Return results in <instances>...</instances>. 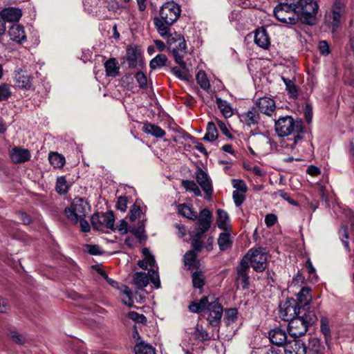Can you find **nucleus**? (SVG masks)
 I'll return each instance as SVG.
<instances>
[{"mask_svg":"<svg viewBox=\"0 0 354 354\" xmlns=\"http://www.w3.org/2000/svg\"><path fill=\"white\" fill-rule=\"evenodd\" d=\"M171 72L173 73L174 75H175L180 80H188L187 79V76H188L187 73L186 71H181L178 67H173L171 68Z\"/></svg>","mask_w":354,"mask_h":354,"instance_id":"0e129e2a","label":"nucleus"},{"mask_svg":"<svg viewBox=\"0 0 354 354\" xmlns=\"http://www.w3.org/2000/svg\"><path fill=\"white\" fill-rule=\"evenodd\" d=\"M196 252L194 250H189L184 255V263L188 270L198 268V262L196 260Z\"/></svg>","mask_w":354,"mask_h":354,"instance_id":"72a5a7b5","label":"nucleus"},{"mask_svg":"<svg viewBox=\"0 0 354 354\" xmlns=\"http://www.w3.org/2000/svg\"><path fill=\"white\" fill-rule=\"evenodd\" d=\"M48 160L54 167H62L65 163V158L64 156L57 152H50L48 156Z\"/></svg>","mask_w":354,"mask_h":354,"instance_id":"e433bc0d","label":"nucleus"},{"mask_svg":"<svg viewBox=\"0 0 354 354\" xmlns=\"http://www.w3.org/2000/svg\"><path fill=\"white\" fill-rule=\"evenodd\" d=\"M257 105L261 113L268 115H271L276 107L274 101L267 97L259 99Z\"/></svg>","mask_w":354,"mask_h":354,"instance_id":"412c9836","label":"nucleus"},{"mask_svg":"<svg viewBox=\"0 0 354 354\" xmlns=\"http://www.w3.org/2000/svg\"><path fill=\"white\" fill-rule=\"evenodd\" d=\"M8 35L11 40L18 44H22L26 41L24 28L19 24H14L10 27Z\"/></svg>","mask_w":354,"mask_h":354,"instance_id":"f3484780","label":"nucleus"},{"mask_svg":"<svg viewBox=\"0 0 354 354\" xmlns=\"http://www.w3.org/2000/svg\"><path fill=\"white\" fill-rule=\"evenodd\" d=\"M145 223L144 221H140L136 227H129V232L132 233L140 241L145 240L147 236L145 234Z\"/></svg>","mask_w":354,"mask_h":354,"instance_id":"f704fd0d","label":"nucleus"},{"mask_svg":"<svg viewBox=\"0 0 354 354\" xmlns=\"http://www.w3.org/2000/svg\"><path fill=\"white\" fill-rule=\"evenodd\" d=\"M318 10L315 0H279L273 12L276 19L284 24L293 25L300 20L304 24L313 25Z\"/></svg>","mask_w":354,"mask_h":354,"instance_id":"f257e3e1","label":"nucleus"},{"mask_svg":"<svg viewBox=\"0 0 354 354\" xmlns=\"http://www.w3.org/2000/svg\"><path fill=\"white\" fill-rule=\"evenodd\" d=\"M140 54L133 47H128L127 49V59L128 62L129 66L130 68H134L137 65L138 59Z\"/></svg>","mask_w":354,"mask_h":354,"instance_id":"4c0bfd02","label":"nucleus"},{"mask_svg":"<svg viewBox=\"0 0 354 354\" xmlns=\"http://www.w3.org/2000/svg\"><path fill=\"white\" fill-rule=\"evenodd\" d=\"M318 48L322 55L326 56L330 53L329 45L328 42L324 40L319 41Z\"/></svg>","mask_w":354,"mask_h":354,"instance_id":"69168bd1","label":"nucleus"},{"mask_svg":"<svg viewBox=\"0 0 354 354\" xmlns=\"http://www.w3.org/2000/svg\"><path fill=\"white\" fill-rule=\"evenodd\" d=\"M281 80L286 86V91H287L289 97L292 99H297L298 97V88L292 80L281 77Z\"/></svg>","mask_w":354,"mask_h":354,"instance_id":"2f4dec72","label":"nucleus"},{"mask_svg":"<svg viewBox=\"0 0 354 354\" xmlns=\"http://www.w3.org/2000/svg\"><path fill=\"white\" fill-rule=\"evenodd\" d=\"M149 272H151L149 276V281H151L156 288H159L160 287V281L157 270L150 269Z\"/></svg>","mask_w":354,"mask_h":354,"instance_id":"052dcab7","label":"nucleus"},{"mask_svg":"<svg viewBox=\"0 0 354 354\" xmlns=\"http://www.w3.org/2000/svg\"><path fill=\"white\" fill-rule=\"evenodd\" d=\"M127 317L137 323H144L146 322V317L144 315L139 314L135 311L129 312Z\"/></svg>","mask_w":354,"mask_h":354,"instance_id":"13d9d810","label":"nucleus"},{"mask_svg":"<svg viewBox=\"0 0 354 354\" xmlns=\"http://www.w3.org/2000/svg\"><path fill=\"white\" fill-rule=\"evenodd\" d=\"M183 36L176 32H169L167 36H166V39H167V44L168 45V48L170 49L171 48V47H173V45L176 44L177 42H178L179 40H180L181 39H183Z\"/></svg>","mask_w":354,"mask_h":354,"instance_id":"49530a36","label":"nucleus"},{"mask_svg":"<svg viewBox=\"0 0 354 354\" xmlns=\"http://www.w3.org/2000/svg\"><path fill=\"white\" fill-rule=\"evenodd\" d=\"M311 288L310 287L304 286L301 288L299 292L297 294V305L301 306V308L306 310H311L309 306L311 300Z\"/></svg>","mask_w":354,"mask_h":354,"instance_id":"2eb2a0df","label":"nucleus"},{"mask_svg":"<svg viewBox=\"0 0 354 354\" xmlns=\"http://www.w3.org/2000/svg\"><path fill=\"white\" fill-rule=\"evenodd\" d=\"M301 310L306 309L298 306L295 299H291L279 306V315L283 320L289 322L299 315V311L300 313Z\"/></svg>","mask_w":354,"mask_h":354,"instance_id":"6e6552de","label":"nucleus"},{"mask_svg":"<svg viewBox=\"0 0 354 354\" xmlns=\"http://www.w3.org/2000/svg\"><path fill=\"white\" fill-rule=\"evenodd\" d=\"M339 238L345 248V249L348 251H351V248L349 246V243L348 241V227L346 225L341 226L340 229L339 230Z\"/></svg>","mask_w":354,"mask_h":354,"instance_id":"a18cd8bd","label":"nucleus"},{"mask_svg":"<svg viewBox=\"0 0 354 354\" xmlns=\"http://www.w3.org/2000/svg\"><path fill=\"white\" fill-rule=\"evenodd\" d=\"M141 212L140 206L138 204V201H136L131 207L129 211V219L131 221H135L138 217H139Z\"/></svg>","mask_w":354,"mask_h":354,"instance_id":"603ef678","label":"nucleus"},{"mask_svg":"<svg viewBox=\"0 0 354 354\" xmlns=\"http://www.w3.org/2000/svg\"><path fill=\"white\" fill-rule=\"evenodd\" d=\"M196 82L203 90H208L210 88L209 81L205 73L203 71L198 72L196 77Z\"/></svg>","mask_w":354,"mask_h":354,"instance_id":"79ce46f5","label":"nucleus"},{"mask_svg":"<svg viewBox=\"0 0 354 354\" xmlns=\"http://www.w3.org/2000/svg\"><path fill=\"white\" fill-rule=\"evenodd\" d=\"M269 339L272 344L278 346H283L288 345L287 338L288 336L285 330L276 328L271 330L268 334Z\"/></svg>","mask_w":354,"mask_h":354,"instance_id":"a211bd4d","label":"nucleus"},{"mask_svg":"<svg viewBox=\"0 0 354 354\" xmlns=\"http://www.w3.org/2000/svg\"><path fill=\"white\" fill-rule=\"evenodd\" d=\"M135 77L140 88H146L147 87V77L142 72H138Z\"/></svg>","mask_w":354,"mask_h":354,"instance_id":"4d7b16f0","label":"nucleus"},{"mask_svg":"<svg viewBox=\"0 0 354 354\" xmlns=\"http://www.w3.org/2000/svg\"><path fill=\"white\" fill-rule=\"evenodd\" d=\"M104 66L106 76L115 77L119 75L120 65L116 58H109L104 62Z\"/></svg>","mask_w":354,"mask_h":354,"instance_id":"b1692460","label":"nucleus"},{"mask_svg":"<svg viewBox=\"0 0 354 354\" xmlns=\"http://www.w3.org/2000/svg\"><path fill=\"white\" fill-rule=\"evenodd\" d=\"M128 198L127 196H120L116 203L117 209L124 212L127 209Z\"/></svg>","mask_w":354,"mask_h":354,"instance_id":"bf43d9fd","label":"nucleus"},{"mask_svg":"<svg viewBox=\"0 0 354 354\" xmlns=\"http://www.w3.org/2000/svg\"><path fill=\"white\" fill-rule=\"evenodd\" d=\"M218 245L221 251H226L232 247V239L230 232L225 231L219 234Z\"/></svg>","mask_w":354,"mask_h":354,"instance_id":"a878e982","label":"nucleus"},{"mask_svg":"<svg viewBox=\"0 0 354 354\" xmlns=\"http://www.w3.org/2000/svg\"><path fill=\"white\" fill-rule=\"evenodd\" d=\"M133 281L135 285L139 288H145L149 283V276L146 272H138L133 275Z\"/></svg>","mask_w":354,"mask_h":354,"instance_id":"473e14b6","label":"nucleus"},{"mask_svg":"<svg viewBox=\"0 0 354 354\" xmlns=\"http://www.w3.org/2000/svg\"><path fill=\"white\" fill-rule=\"evenodd\" d=\"M246 192H240L239 191H234L232 193V198L234 204L236 207L241 206L245 200V194Z\"/></svg>","mask_w":354,"mask_h":354,"instance_id":"6e6d98bb","label":"nucleus"},{"mask_svg":"<svg viewBox=\"0 0 354 354\" xmlns=\"http://www.w3.org/2000/svg\"><path fill=\"white\" fill-rule=\"evenodd\" d=\"M254 43L263 49H268L270 45V37L266 30L263 28H258L254 32Z\"/></svg>","mask_w":354,"mask_h":354,"instance_id":"aec40b11","label":"nucleus"},{"mask_svg":"<svg viewBox=\"0 0 354 354\" xmlns=\"http://www.w3.org/2000/svg\"><path fill=\"white\" fill-rule=\"evenodd\" d=\"M208 310L209 314L207 320L212 326H218L223 315V307L216 299L209 305Z\"/></svg>","mask_w":354,"mask_h":354,"instance_id":"9d476101","label":"nucleus"},{"mask_svg":"<svg viewBox=\"0 0 354 354\" xmlns=\"http://www.w3.org/2000/svg\"><path fill=\"white\" fill-rule=\"evenodd\" d=\"M268 254L262 248L250 250L243 258H247L248 265L250 263L256 272H263L267 267Z\"/></svg>","mask_w":354,"mask_h":354,"instance_id":"39448f33","label":"nucleus"},{"mask_svg":"<svg viewBox=\"0 0 354 354\" xmlns=\"http://www.w3.org/2000/svg\"><path fill=\"white\" fill-rule=\"evenodd\" d=\"M277 221V217L273 214H267L265 217V223L268 227L274 225Z\"/></svg>","mask_w":354,"mask_h":354,"instance_id":"338daca9","label":"nucleus"},{"mask_svg":"<svg viewBox=\"0 0 354 354\" xmlns=\"http://www.w3.org/2000/svg\"><path fill=\"white\" fill-rule=\"evenodd\" d=\"M216 103L225 118H227L233 115V111L231 105L226 100H222L220 97H216Z\"/></svg>","mask_w":354,"mask_h":354,"instance_id":"7c9ffc66","label":"nucleus"},{"mask_svg":"<svg viewBox=\"0 0 354 354\" xmlns=\"http://www.w3.org/2000/svg\"><path fill=\"white\" fill-rule=\"evenodd\" d=\"M216 224L219 229L227 231L228 229L229 215L227 212L222 209L217 210Z\"/></svg>","mask_w":354,"mask_h":354,"instance_id":"cd10ccee","label":"nucleus"},{"mask_svg":"<svg viewBox=\"0 0 354 354\" xmlns=\"http://www.w3.org/2000/svg\"><path fill=\"white\" fill-rule=\"evenodd\" d=\"M10 158L14 163H23L30 158L29 150L20 147H14L10 153Z\"/></svg>","mask_w":354,"mask_h":354,"instance_id":"6ab92c4d","label":"nucleus"},{"mask_svg":"<svg viewBox=\"0 0 354 354\" xmlns=\"http://www.w3.org/2000/svg\"><path fill=\"white\" fill-rule=\"evenodd\" d=\"M10 337L17 344H24L26 342L25 337L17 331H10Z\"/></svg>","mask_w":354,"mask_h":354,"instance_id":"680f3d73","label":"nucleus"},{"mask_svg":"<svg viewBox=\"0 0 354 354\" xmlns=\"http://www.w3.org/2000/svg\"><path fill=\"white\" fill-rule=\"evenodd\" d=\"M122 296L123 303L127 306H131L133 305L132 292L129 287L124 286L122 292Z\"/></svg>","mask_w":354,"mask_h":354,"instance_id":"5fc2aeb1","label":"nucleus"},{"mask_svg":"<svg viewBox=\"0 0 354 354\" xmlns=\"http://www.w3.org/2000/svg\"><path fill=\"white\" fill-rule=\"evenodd\" d=\"M153 20L158 32L162 38H166V36L171 32L170 26L172 24H167L164 20L158 17H155Z\"/></svg>","mask_w":354,"mask_h":354,"instance_id":"bb28decb","label":"nucleus"},{"mask_svg":"<svg viewBox=\"0 0 354 354\" xmlns=\"http://www.w3.org/2000/svg\"><path fill=\"white\" fill-rule=\"evenodd\" d=\"M177 43L178 44L171 47L170 50H171L175 62L179 64L183 69L187 71V64L183 60L185 55L187 54V45L184 37Z\"/></svg>","mask_w":354,"mask_h":354,"instance_id":"1a4fd4ad","label":"nucleus"},{"mask_svg":"<svg viewBox=\"0 0 354 354\" xmlns=\"http://www.w3.org/2000/svg\"><path fill=\"white\" fill-rule=\"evenodd\" d=\"M195 177L197 183L207 196H211L213 194L212 180L207 173L201 168H198L195 172Z\"/></svg>","mask_w":354,"mask_h":354,"instance_id":"9b49d317","label":"nucleus"},{"mask_svg":"<svg viewBox=\"0 0 354 354\" xmlns=\"http://www.w3.org/2000/svg\"><path fill=\"white\" fill-rule=\"evenodd\" d=\"M321 332L324 336L326 344H328L330 339V329L329 326V321L327 317H322L320 320Z\"/></svg>","mask_w":354,"mask_h":354,"instance_id":"58836bf2","label":"nucleus"},{"mask_svg":"<svg viewBox=\"0 0 354 354\" xmlns=\"http://www.w3.org/2000/svg\"><path fill=\"white\" fill-rule=\"evenodd\" d=\"M274 194L276 196H280L283 199H284L285 201H286L289 204L293 205V206H298L299 205V203L293 200L289 195L288 193L286 192L284 190H282V189H279L277 192H275L274 193Z\"/></svg>","mask_w":354,"mask_h":354,"instance_id":"3c124183","label":"nucleus"},{"mask_svg":"<svg viewBox=\"0 0 354 354\" xmlns=\"http://www.w3.org/2000/svg\"><path fill=\"white\" fill-rule=\"evenodd\" d=\"M178 211L180 214L189 220L195 221L198 218L197 212L194 211L190 206L186 204H180L178 207Z\"/></svg>","mask_w":354,"mask_h":354,"instance_id":"c756f323","label":"nucleus"},{"mask_svg":"<svg viewBox=\"0 0 354 354\" xmlns=\"http://www.w3.org/2000/svg\"><path fill=\"white\" fill-rule=\"evenodd\" d=\"M197 219V229L202 230L203 232H207L212 225V212L207 208H204L201 209L199 214H198Z\"/></svg>","mask_w":354,"mask_h":354,"instance_id":"4468645a","label":"nucleus"},{"mask_svg":"<svg viewBox=\"0 0 354 354\" xmlns=\"http://www.w3.org/2000/svg\"><path fill=\"white\" fill-rule=\"evenodd\" d=\"M317 321V317L314 310H301L299 315L288 322V330L290 335L299 337L304 335L309 326Z\"/></svg>","mask_w":354,"mask_h":354,"instance_id":"7ed1b4c3","label":"nucleus"},{"mask_svg":"<svg viewBox=\"0 0 354 354\" xmlns=\"http://www.w3.org/2000/svg\"><path fill=\"white\" fill-rule=\"evenodd\" d=\"M286 354H307L306 346L301 341L289 342L284 348Z\"/></svg>","mask_w":354,"mask_h":354,"instance_id":"4be33fe9","label":"nucleus"},{"mask_svg":"<svg viewBox=\"0 0 354 354\" xmlns=\"http://www.w3.org/2000/svg\"><path fill=\"white\" fill-rule=\"evenodd\" d=\"M56 191L59 194H65L68 191V185L65 177L57 178L56 182Z\"/></svg>","mask_w":354,"mask_h":354,"instance_id":"09e8293b","label":"nucleus"},{"mask_svg":"<svg viewBox=\"0 0 354 354\" xmlns=\"http://www.w3.org/2000/svg\"><path fill=\"white\" fill-rule=\"evenodd\" d=\"M232 184L233 187L236 189L235 191H239L240 192H248V187L245 181L241 179H232Z\"/></svg>","mask_w":354,"mask_h":354,"instance_id":"864d4df0","label":"nucleus"},{"mask_svg":"<svg viewBox=\"0 0 354 354\" xmlns=\"http://www.w3.org/2000/svg\"><path fill=\"white\" fill-rule=\"evenodd\" d=\"M218 138V131L215 124L213 122L207 123L206 128V133L203 137V140L208 142H213Z\"/></svg>","mask_w":354,"mask_h":354,"instance_id":"c9c22d12","label":"nucleus"},{"mask_svg":"<svg viewBox=\"0 0 354 354\" xmlns=\"http://www.w3.org/2000/svg\"><path fill=\"white\" fill-rule=\"evenodd\" d=\"M274 129L279 137L293 135L295 145L301 140V134L304 131L301 120H295L290 115L281 116L275 120Z\"/></svg>","mask_w":354,"mask_h":354,"instance_id":"f03ea898","label":"nucleus"},{"mask_svg":"<svg viewBox=\"0 0 354 354\" xmlns=\"http://www.w3.org/2000/svg\"><path fill=\"white\" fill-rule=\"evenodd\" d=\"M22 16V12L19 8H6L3 9V17L8 22H17Z\"/></svg>","mask_w":354,"mask_h":354,"instance_id":"393cba45","label":"nucleus"},{"mask_svg":"<svg viewBox=\"0 0 354 354\" xmlns=\"http://www.w3.org/2000/svg\"><path fill=\"white\" fill-rule=\"evenodd\" d=\"M12 94L10 87L7 84L0 85V101L7 100Z\"/></svg>","mask_w":354,"mask_h":354,"instance_id":"8fccbe9b","label":"nucleus"},{"mask_svg":"<svg viewBox=\"0 0 354 354\" xmlns=\"http://www.w3.org/2000/svg\"><path fill=\"white\" fill-rule=\"evenodd\" d=\"M142 130L145 133L158 138H161L165 135V131L163 129L151 123L145 124Z\"/></svg>","mask_w":354,"mask_h":354,"instance_id":"c85d7f7f","label":"nucleus"},{"mask_svg":"<svg viewBox=\"0 0 354 354\" xmlns=\"http://www.w3.org/2000/svg\"><path fill=\"white\" fill-rule=\"evenodd\" d=\"M86 252L91 255H100L102 251L99 245H86Z\"/></svg>","mask_w":354,"mask_h":354,"instance_id":"e2e57ef3","label":"nucleus"},{"mask_svg":"<svg viewBox=\"0 0 354 354\" xmlns=\"http://www.w3.org/2000/svg\"><path fill=\"white\" fill-rule=\"evenodd\" d=\"M238 310L236 308H229L225 310V321L227 325L237 319Z\"/></svg>","mask_w":354,"mask_h":354,"instance_id":"de8ad7c7","label":"nucleus"},{"mask_svg":"<svg viewBox=\"0 0 354 354\" xmlns=\"http://www.w3.org/2000/svg\"><path fill=\"white\" fill-rule=\"evenodd\" d=\"M329 344H324L319 339L310 337L306 346L307 354H326L329 350Z\"/></svg>","mask_w":354,"mask_h":354,"instance_id":"ddd939ff","label":"nucleus"},{"mask_svg":"<svg viewBox=\"0 0 354 354\" xmlns=\"http://www.w3.org/2000/svg\"><path fill=\"white\" fill-rule=\"evenodd\" d=\"M192 250H194L195 252H201L203 248V243L201 240H196L192 239Z\"/></svg>","mask_w":354,"mask_h":354,"instance_id":"774afa93","label":"nucleus"},{"mask_svg":"<svg viewBox=\"0 0 354 354\" xmlns=\"http://www.w3.org/2000/svg\"><path fill=\"white\" fill-rule=\"evenodd\" d=\"M93 229L100 230L104 227L109 229H114L115 216L112 211L105 213L97 212L93 214L91 219Z\"/></svg>","mask_w":354,"mask_h":354,"instance_id":"0eeeda50","label":"nucleus"},{"mask_svg":"<svg viewBox=\"0 0 354 354\" xmlns=\"http://www.w3.org/2000/svg\"><path fill=\"white\" fill-rule=\"evenodd\" d=\"M91 211V205L88 201L80 197L75 198L69 206L65 207L64 214L73 224L77 225L80 219L86 217Z\"/></svg>","mask_w":354,"mask_h":354,"instance_id":"20e7f679","label":"nucleus"},{"mask_svg":"<svg viewBox=\"0 0 354 354\" xmlns=\"http://www.w3.org/2000/svg\"><path fill=\"white\" fill-rule=\"evenodd\" d=\"M32 77L28 75H26L21 71L17 72L15 75V83L17 86L21 89L30 90L32 88Z\"/></svg>","mask_w":354,"mask_h":354,"instance_id":"5701e85b","label":"nucleus"},{"mask_svg":"<svg viewBox=\"0 0 354 354\" xmlns=\"http://www.w3.org/2000/svg\"><path fill=\"white\" fill-rule=\"evenodd\" d=\"M167 57L164 54H158L153 58L149 64L151 68L156 69L162 67L166 64Z\"/></svg>","mask_w":354,"mask_h":354,"instance_id":"a19ab883","label":"nucleus"},{"mask_svg":"<svg viewBox=\"0 0 354 354\" xmlns=\"http://www.w3.org/2000/svg\"><path fill=\"white\" fill-rule=\"evenodd\" d=\"M192 283L196 288H202L205 284V277L201 271H196L192 273Z\"/></svg>","mask_w":354,"mask_h":354,"instance_id":"c03bdc74","label":"nucleus"},{"mask_svg":"<svg viewBox=\"0 0 354 354\" xmlns=\"http://www.w3.org/2000/svg\"><path fill=\"white\" fill-rule=\"evenodd\" d=\"M182 186L187 190L189 192H192L195 196H201V192L197 185V184L194 180H183L182 181Z\"/></svg>","mask_w":354,"mask_h":354,"instance_id":"ea45409f","label":"nucleus"},{"mask_svg":"<svg viewBox=\"0 0 354 354\" xmlns=\"http://www.w3.org/2000/svg\"><path fill=\"white\" fill-rule=\"evenodd\" d=\"M239 117L240 120L248 127L257 124L260 120L259 112L254 106L241 113Z\"/></svg>","mask_w":354,"mask_h":354,"instance_id":"dca6fc26","label":"nucleus"},{"mask_svg":"<svg viewBox=\"0 0 354 354\" xmlns=\"http://www.w3.org/2000/svg\"><path fill=\"white\" fill-rule=\"evenodd\" d=\"M136 354H156L153 347L141 342L135 346Z\"/></svg>","mask_w":354,"mask_h":354,"instance_id":"37998d69","label":"nucleus"},{"mask_svg":"<svg viewBox=\"0 0 354 354\" xmlns=\"http://www.w3.org/2000/svg\"><path fill=\"white\" fill-rule=\"evenodd\" d=\"M250 266L248 265L247 258H243L236 268L237 278L236 281L240 284L243 289H246L249 286L248 270Z\"/></svg>","mask_w":354,"mask_h":354,"instance_id":"f8f14e48","label":"nucleus"},{"mask_svg":"<svg viewBox=\"0 0 354 354\" xmlns=\"http://www.w3.org/2000/svg\"><path fill=\"white\" fill-rule=\"evenodd\" d=\"M181 10L178 4L174 1L163 4L160 10V18L167 24H174L179 18Z\"/></svg>","mask_w":354,"mask_h":354,"instance_id":"423d86ee","label":"nucleus"}]
</instances>
